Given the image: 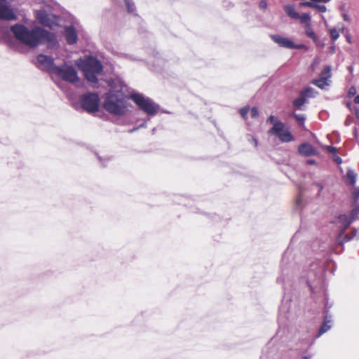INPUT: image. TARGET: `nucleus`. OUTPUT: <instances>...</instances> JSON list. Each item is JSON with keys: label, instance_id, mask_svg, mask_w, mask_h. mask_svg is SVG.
I'll return each mask as SVG.
<instances>
[{"label": "nucleus", "instance_id": "obj_56", "mask_svg": "<svg viewBox=\"0 0 359 359\" xmlns=\"http://www.w3.org/2000/svg\"><path fill=\"white\" fill-rule=\"evenodd\" d=\"M277 281H278V283H280V282H282V281H283V280H282V278H281L280 277H279V278H277Z\"/></svg>", "mask_w": 359, "mask_h": 359}, {"label": "nucleus", "instance_id": "obj_55", "mask_svg": "<svg viewBox=\"0 0 359 359\" xmlns=\"http://www.w3.org/2000/svg\"><path fill=\"white\" fill-rule=\"evenodd\" d=\"M346 106H347L349 109H351V102H347Z\"/></svg>", "mask_w": 359, "mask_h": 359}, {"label": "nucleus", "instance_id": "obj_7", "mask_svg": "<svg viewBox=\"0 0 359 359\" xmlns=\"http://www.w3.org/2000/svg\"><path fill=\"white\" fill-rule=\"evenodd\" d=\"M269 134L276 135L283 142H289L294 140L289 130L281 121H276L274 126L269 130Z\"/></svg>", "mask_w": 359, "mask_h": 359}, {"label": "nucleus", "instance_id": "obj_46", "mask_svg": "<svg viewBox=\"0 0 359 359\" xmlns=\"http://www.w3.org/2000/svg\"><path fill=\"white\" fill-rule=\"evenodd\" d=\"M138 127H140V128H147V121H144L141 125H140Z\"/></svg>", "mask_w": 359, "mask_h": 359}, {"label": "nucleus", "instance_id": "obj_3", "mask_svg": "<svg viewBox=\"0 0 359 359\" xmlns=\"http://www.w3.org/2000/svg\"><path fill=\"white\" fill-rule=\"evenodd\" d=\"M78 67L83 72L86 80L93 86L98 83L97 76L102 72L101 62L93 57H88L76 62Z\"/></svg>", "mask_w": 359, "mask_h": 359}, {"label": "nucleus", "instance_id": "obj_17", "mask_svg": "<svg viewBox=\"0 0 359 359\" xmlns=\"http://www.w3.org/2000/svg\"><path fill=\"white\" fill-rule=\"evenodd\" d=\"M305 34L309 38H311L316 43V44L319 43V39L312 29L310 23H307L305 25Z\"/></svg>", "mask_w": 359, "mask_h": 359}, {"label": "nucleus", "instance_id": "obj_53", "mask_svg": "<svg viewBox=\"0 0 359 359\" xmlns=\"http://www.w3.org/2000/svg\"><path fill=\"white\" fill-rule=\"evenodd\" d=\"M346 41L348 42V43H351V37L349 36H346Z\"/></svg>", "mask_w": 359, "mask_h": 359}, {"label": "nucleus", "instance_id": "obj_18", "mask_svg": "<svg viewBox=\"0 0 359 359\" xmlns=\"http://www.w3.org/2000/svg\"><path fill=\"white\" fill-rule=\"evenodd\" d=\"M346 180L348 184L353 186L356 182V173L349 169L346 173Z\"/></svg>", "mask_w": 359, "mask_h": 359}, {"label": "nucleus", "instance_id": "obj_43", "mask_svg": "<svg viewBox=\"0 0 359 359\" xmlns=\"http://www.w3.org/2000/svg\"><path fill=\"white\" fill-rule=\"evenodd\" d=\"M354 111L356 118L359 119V109L358 107H355Z\"/></svg>", "mask_w": 359, "mask_h": 359}, {"label": "nucleus", "instance_id": "obj_44", "mask_svg": "<svg viewBox=\"0 0 359 359\" xmlns=\"http://www.w3.org/2000/svg\"><path fill=\"white\" fill-rule=\"evenodd\" d=\"M287 252H285L283 256V259H282V264H284L286 259H287Z\"/></svg>", "mask_w": 359, "mask_h": 359}, {"label": "nucleus", "instance_id": "obj_40", "mask_svg": "<svg viewBox=\"0 0 359 359\" xmlns=\"http://www.w3.org/2000/svg\"><path fill=\"white\" fill-rule=\"evenodd\" d=\"M292 48H296V49H302V48H306V46L302 44V43H300V44H294L293 43V47Z\"/></svg>", "mask_w": 359, "mask_h": 359}, {"label": "nucleus", "instance_id": "obj_45", "mask_svg": "<svg viewBox=\"0 0 359 359\" xmlns=\"http://www.w3.org/2000/svg\"><path fill=\"white\" fill-rule=\"evenodd\" d=\"M139 129H140V127L133 128V129L129 130L128 133H133L137 131Z\"/></svg>", "mask_w": 359, "mask_h": 359}, {"label": "nucleus", "instance_id": "obj_29", "mask_svg": "<svg viewBox=\"0 0 359 359\" xmlns=\"http://www.w3.org/2000/svg\"><path fill=\"white\" fill-rule=\"evenodd\" d=\"M357 232H358L357 229H353L352 231V233L351 236L348 234L346 235L345 238H344V242H347V241H350L351 239H352L353 237L356 236Z\"/></svg>", "mask_w": 359, "mask_h": 359}, {"label": "nucleus", "instance_id": "obj_38", "mask_svg": "<svg viewBox=\"0 0 359 359\" xmlns=\"http://www.w3.org/2000/svg\"><path fill=\"white\" fill-rule=\"evenodd\" d=\"M259 8L264 10L267 8V2L266 0H262L259 2Z\"/></svg>", "mask_w": 359, "mask_h": 359}, {"label": "nucleus", "instance_id": "obj_32", "mask_svg": "<svg viewBox=\"0 0 359 359\" xmlns=\"http://www.w3.org/2000/svg\"><path fill=\"white\" fill-rule=\"evenodd\" d=\"M357 93L356 88L354 86H351L349 88L348 91V95L349 97L354 96Z\"/></svg>", "mask_w": 359, "mask_h": 359}, {"label": "nucleus", "instance_id": "obj_50", "mask_svg": "<svg viewBox=\"0 0 359 359\" xmlns=\"http://www.w3.org/2000/svg\"><path fill=\"white\" fill-rule=\"evenodd\" d=\"M302 201L301 198H298L296 201L297 206H299L301 203Z\"/></svg>", "mask_w": 359, "mask_h": 359}, {"label": "nucleus", "instance_id": "obj_54", "mask_svg": "<svg viewBox=\"0 0 359 359\" xmlns=\"http://www.w3.org/2000/svg\"><path fill=\"white\" fill-rule=\"evenodd\" d=\"M317 46H324L325 43H321L320 41H319V43L318 44H316Z\"/></svg>", "mask_w": 359, "mask_h": 359}, {"label": "nucleus", "instance_id": "obj_41", "mask_svg": "<svg viewBox=\"0 0 359 359\" xmlns=\"http://www.w3.org/2000/svg\"><path fill=\"white\" fill-rule=\"evenodd\" d=\"M334 161L337 162L338 164H341L342 163V159L341 158V157L338 156H334Z\"/></svg>", "mask_w": 359, "mask_h": 359}, {"label": "nucleus", "instance_id": "obj_25", "mask_svg": "<svg viewBox=\"0 0 359 359\" xmlns=\"http://www.w3.org/2000/svg\"><path fill=\"white\" fill-rule=\"evenodd\" d=\"M330 36H331L332 39L333 40V41H337L339 37V32L336 28L330 29Z\"/></svg>", "mask_w": 359, "mask_h": 359}, {"label": "nucleus", "instance_id": "obj_49", "mask_svg": "<svg viewBox=\"0 0 359 359\" xmlns=\"http://www.w3.org/2000/svg\"><path fill=\"white\" fill-rule=\"evenodd\" d=\"M311 355H304V356H302L301 359H311Z\"/></svg>", "mask_w": 359, "mask_h": 359}, {"label": "nucleus", "instance_id": "obj_2", "mask_svg": "<svg viewBox=\"0 0 359 359\" xmlns=\"http://www.w3.org/2000/svg\"><path fill=\"white\" fill-rule=\"evenodd\" d=\"M104 109L111 114L123 116L128 111V101L126 95L116 90L109 93L103 104Z\"/></svg>", "mask_w": 359, "mask_h": 359}, {"label": "nucleus", "instance_id": "obj_57", "mask_svg": "<svg viewBox=\"0 0 359 359\" xmlns=\"http://www.w3.org/2000/svg\"><path fill=\"white\" fill-rule=\"evenodd\" d=\"M155 130H156L155 128H154V129L152 130V133H154Z\"/></svg>", "mask_w": 359, "mask_h": 359}, {"label": "nucleus", "instance_id": "obj_47", "mask_svg": "<svg viewBox=\"0 0 359 359\" xmlns=\"http://www.w3.org/2000/svg\"><path fill=\"white\" fill-rule=\"evenodd\" d=\"M354 102L355 104H359V95H356L354 98Z\"/></svg>", "mask_w": 359, "mask_h": 359}, {"label": "nucleus", "instance_id": "obj_9", "mask_svg": "<svg viewBox=\"0 0 359 359\" xmlns=\"http://www.w3.org/2000/svg\"><path fill=\"white\" fill-rule=\"evenodd\" d=\"M37 20L43 26L52 28L56 25L55 15L48 14L44 10H38L35 12Z\"/></svg>", "mask_w": 359, "mask_h": 359}, {"label": "nucleus", "instance_id": "obj_21", "mask_svg": "<svg viewBox=\"0 0 359 359\" xmlns=\"http://www.w3.org/2000/svg\"><path fill=\"white\" fill-rule=\"evenodd\" d=\"M317 92L312 88H306L304 91L302 92V94L307 97H313L316 96Z\"/></svg>", "mask_w": 359, "mask_h": 359}, {"label": "nucleus", "instance_id": "obj_14", "mask_svg": "<svg viewBox=\"0 0 359 359\" xmlns=\"http://www.w3.org/2000/svg\"><path fill=\"white\" fill-rule=\"evenodd\" d=\"M353 222V221L346 215H340L338 217L337 222L339 224V228L341 229V235L344 233V232L349 227Z\"/></svg>", "mask_w": 359, "mask_h": 359}, {"label": "nucleus", "instance_id": "obj_52", "mask_svg": "<svg viewBox=\"0 0 359 359\" xmlns=\"http://www.w3.org/2000/svg\"><path fill=\"white\" fill-rule=\"evenodd\" d=\"M307 163H309V164H314L315 163V161H313V160H309V161H307Z\"/></svg>", "mask_w": 359, "mask_h": 359}, {"label": "nucleus", "instance_id": "obj_13", "mask_svg": "<svg viewBox=\"0 0 359 359\" xmlns=\"http://www.w3.org/2000/svg\"><path fill=\"white\" fill-rule=\"evenodd\" d=\"M299 152L305 156H313L317 154L316 149L309 143H303L299 146Z\"/></svg>", "mask_w": 359, "mask_h": 359}, {"label": "nucleus", "instance_id": "obj_24", "mask_svg": "<svg viewBox=\"0 0 359 359\" xmlns=\"http://www.w3.org/2000/svg\"><path fill=\"white\" fill-rule=\"evenodd\" d=\"M299 18L300 19V22L302 23H304L305 25L307 23H310L311 17H310L309 14H308V13H303L302 15H299Z\"/></svg>", "mask_w": 359, "mask_h": 359}, {"label": "nucleus", "instance_id": "obj_20", "mask_svg": "<svg viewBox=\"0 0 359 359\" xmlns=\"http://www.w3.org/2000/svg\"><path fill=\"white\" fill-rule=\"evenodd\" d=\"M330 77H331V67L326 66L325 67V69L322 71L320 78L322 79H325V81L329 82Z\"/></svg>", "mask_w": 359, "mask_h": 359}, {"label": "nucleus", "instance_id": "obj_27", "mask_svg": "<svg viewBox=\"0 0 359 359\" xmlns=\"http://www.w3.org/2000/svg\"><path fill=\"white\" fill-rule=\"evenodd\" d=\"M125 4L127 6L128 11L129 13H132L135 10V5L130 0H125Z\"/></svg>", "mask_w": 359, "mask_h": 359}, {"label": "nucleus", "instance_id": "obj_37", "mask_svg": "<svg viewBox=\"0 0 359 359\" xmlns=\"http://www.w3.org/2000/svg\"><path fill=\"white\" fill-rule=\"evenodd\" d=\"M300 4L302 6L313 8L314 2L313 1V2H311V1H304V2H302Z\"/></svg>", "mask_w": 359, "mask_h": 359}, {"label": "nucleus", "instance_id": "obj_35", "mask_svg": "<svg viewBox=\"0 0 359 359\" xmlns=\"http://www.w3.org/2000/svg\"><path fill=\"white\" fill-rule=\"evenodd\" d=\"M97 157H98V159H99L100 163L102 164V165L103 167H105L107 165V162H108L109 161V158H104L100 156H98Z\"/></svg>", "mask_w": 359, "mask_h": 359}, {"label": "nucleus", "instance_id": "obj_30", "mask_svg": "<svg viewBox=\"0 0 359 359\" xmlns=\"http://www.w3.org/2000/svg\"><path fill=\"white\" fill-rule=\"evenodd\" d=\"M313 8L318 9L321 13H325L327 11V8L324 5H320L314 3Z\"/></svg>", "mask_w": 359, "mask_h": 359}, {"label": "nucleus", "instance_id": "obj_33", "mask_svg": "<svg viewBox=\"0 0 359 359\" xmlns=\"http://www.w3.org/2000/svg\"><path fill=\"white\" fill-rule=\"evenodd\" d=\"M250 115L252 118H257L259 115V111L257 107H253L250 111Z\"/></svg>", "mask_w": 359, "mask_h": 359}, {"label": "nucleus", "instance_id": "obj_51", "mask_svg": "<svg viewBox=\"0 0 359 359\" xmlns=\"http://www.w3.org/2000/svg\"><path fill=\"white\" fill-rule=\"evenodd\" d=\"M330 52H331V53H334L335 52V47L334 46H332L330 48Z\"/></svg>", "mask_w": 359, "mask_h": 359}, {"label": "nucleus", "instance_id": "obj_34", "mask_svg": "<svg viewBox=\"0 0 359 359\" xmlns=\"http://www.w3.org/2000/svg\"><path fill=\"white\" fill-rule=\"evenodd\" d=\"M247 138H248V140L249 142H252L255 147H257L258 142H257V140L256 138H255L254 137H252L250 135H248Z\"/></svg>", "mask_w": 359, "mask_h": 359}, {"label": "nucleus", "instance_id": "obj_19", "mask_svg": "<svg viewBox=\"0 0 359 359\" xmlns=\"http://www.w3.org/2000/svg\"><path fill=\"white\" fill-rule=\"evenodd\" d=\"M306 102V97H304L302 93L299 97L295 99L293 101V104L298 109H302V107Z\"/></svg>", "mask_w": 359, "mask_h": 359}, {"label": "nucleus", "instance_id": "obj_39", "mask_svg": "<svg viewBox=\"0 0 359 359\" xmlns=\"http://www.w3.org/2000/svg\"><path fill=\"white\" fill-rule=\"evenodd\" d=\"M267 121L268 122H270L271 123H273V126H274V123L276 121H278V120H276V117L273 115H271L268 119H267Z\"/></svg>", "mask_w": 359, "mask_h": 359}, {"label": "nucleus", "instance_id": "obj_28", "mask_svg": "<svg viewBox=\"0 0 359 359\" xmlns=\"http://www.w3.org/2000/svg\"><path fill=\"white\" fill-rule=\"evenodd\" d=\"M352 196L354 202L356 203L359 199V188L356 187L354 189Z\"/></svg>", "mask_w": 359, "mask_h": 359}, {"label": "nucleus", "instance_id": "obj_22", "mask_svg": "<svg viewBox=\"0 0 359 359\" xmlns=\"http://www.w3.org/2000/svg\"><path fill=\"white\" fill-rule=\"evenodd\" d=\"M313 83L321 89H324L325 86L329 85V82L325 79L319 78L313 81Z\"/></svg>", "mask_w": 359, "mask_h": 359}, {"label": "nucleus", "instance_id": "obj_36", "mask_svg": "<svg viewBox=\"0 0 359 359\" xmlns=\"http://www.w3.org/2000/svg\"><path fill=\"white\" fill-rule=\"evenodd\" d=\"M325 149L328 152L333 154H335L337 150L336 147L332 146H326Z\"/></svg>", "mask_w": 359, "mask_h": 359}, {"label": "nucleus", "instance_id": "obj_10", "mask_svg": "<svg viewBox=\"0 0 359 359\" xmlns=\"http://www.w3.org/2000/svg\"><path fill=\"white\" fill-rule=\"evenodd\" d=\"M16 18L17 16L11 7L0 3V20L11 21Z\"/></svg>", "mask_w": 359, "mask_h": 359}, {"label": "nucleus", "instance_id": "obj_8", "mask_svg": "<svg viewBox=\"0 0 359 359\" xmlns=\"http://www.w3.org/2000/svg\"><path fill=\"white\" fill-rule=\"evenodd\" d=\"M35 65L40 70L51 74H53L57 66L55 63V59L52 56L41 53L36 56Z\"/></svg>", "mask_w": 359, "mask_h": 359}, {"label": "nucleus", "instance_id": "obj_42", "mask_svg": "<svg viewBox=\"0 0 359 359\" xmlns=\"http://www.w3.org/2000/svg\"><path fill=\"white\" fill-rule=\"evenodd\" d=\"M343 19H344V20L347 21V22L350 21V18L346 13L343 14Z\"/></svg>", "mask_w": 359, "mask_h": 359}, {"label": "nucleus", "instance_id": "obj_12", "mask_svg": "<svg viewBox=\"0 0 359 359\" xmlns=\"http://www.w3.org/2000/svg\"><path fill=\"white\" fill-rule=\"evenodd\" d=\"M271 39L275 43L281 47L287 48H292L293 47V41L287 38L280 35H272Z\"/></svg>", "mask_w": 359, "mask_h": 359}, {"label": "nucleus", "instance_id": "obj_58", "mask_svg": "<svg viewBox=\"0 0 359 359\" xmlns=\"http://www.w3.org/2000/svg\"><path fill=\"white\" fill-rule=\"evenodd\" d=\"M318 62L317 60H315L314 64H316Z\"/></svg>", "mask_w": 359, "mask_h": 359}, {"label": "nucleus", "instance_id": "obj_26", "mask_svg": "<svg viewBox=\"0 0 359 359\" xmlns=\"http://www.w3.org/2000/svg\"><path fill=\"white\" fill-rule=\"evenodd\" d=\"M293 116H294L295 119L297 120L299 125H303L304 123L305 116L304 114H299L294 113Z\"/></svg>", "mask_w": 359, "mask_h": 359}, {"label": "nucleus", "instance_id": "obj_6", "mask_svg": "<svg viewBox=\"0 0 359 359\" xmlns=\"http://www.w3.org/2000/svg\"><path fill=\"white\" fill-rule=\"evenodd\" d=\"M79 103L84 111L93 114L99 110L100 97L97 93H88L81 96Z\"/></svg>", "mask_w": 359, "mask_h": 359}, {"label": "nucleus", "instance_id": "obj_16", "mask_svg": "<svg viewBox=\"0 0 359 359\" xmlns=\"http://www.w3.org/2000/svg\"><path fill=\"white\" fill-rule=\"evenodd\" d=\"M284 11L287 15L292 19H299V14L295 11L294 7L291 4H287L284 6Z\"/></svg>", "mask_w": 359, "mask_h": 359}, {"label": "nucleus", "instance_id": "obj_1", "mask_svg": "<svg viewBox=\"0 0 359 359\" xmlns=\"http://www.w3.org/2000/svg\"><path fill=\"white\" fill-rule=\"evenodd\" d=\"M11 31L18 41L31 48L43 43H46L48 48H54L58 44L53 33L39 27L29 29L22 24H15L11 27Z\"/></svg>", "mask_w": 359, "mask_h": 359}, {"label": "nucleus", "instance_id": "obj_23", "mask_svg": "<svg viewBox=\"0 0 359 359\" xmlns=\"http://www.w3.org/2000/svg\"><path fill=\"white\" fill-rule=\"evenodd\" d=\"M359 215V204L356 205L351 211L350 216L348 217L353 221L355 220Z\"/></svg>", "mask_w": 359, "mask_h": 359}, {"label": "nucleus", "instance_id": "obj_15", "mask_svg": "<svg viewBox=\"0 0 359 359\" xmlns=\"http://www.w3.org/2000/svg\"><path fill=\"white\" fill-rule=\"evenodd\" d=\"M332 319L330 316H325L323 323L320 326L318 332L316 335V337H320L324 333L327 332L332 327Z\"/></svg>", "mask_w": 359, "mask_h": 359}, {"label": "nucleus", "instance_id": "obj_31", "mask_svg": "<svg viewBox=\"0 0 359 359\" xmlns=\"http://www.w3.org/2000/svg\"><path fill=\"white\" fill-rule=\"evenodd\" d=\"M248 111L249 109L248 107H243L240 109V114L244 119H246Z\"/></svg>", "mask_w": 359, "mask_h": 359}, {"label": "nucleus", "instance_id": "obj_11", "mask_svg": "<svg viewBox=\"0 0 359 359\" xmlns=\"http://www.w3.org/2000/svg\"><path fill=\"white\" fill-rule=\"evenodd\" d=\"M65 36L68 44L72 45L76 43L78 38L74 26H67L65 28Z\"/></svg>", "mask_w": 359, "mask_h": 359}, {"label": "nucleus", "instance_id": "obj_4", "mask_svg": "<svg viewBox=\"0 0 359 359\" xmlns=\"http://www.w3.org/2000/svg\"><path fill=\"white\" fill-rule=\"evenodd\" d=\"M130 98L148 116H154L157 114L159 106L151 98L138 93L131 94Z\"/></svg>", "mask_w": 359, "mask_h": 359}, {"label": "nucleus", "instance_id": "obj_48", "mask_svg": "<svg viewBox=\"0 0 359 359\" xmlns=\"http://www.w3.org/2000/svg\"><path fill=\"white\" fill-rule=\"evenodd\" d=\"M348 69L350 73H353V66H349L348 67Z\"/></svg>", "mask_w": 359, "mask_h": 359}, {"label": "nucleus", "instance_id": "obj_5", "mask_svg": "<svg viewBox=\"0 0 359 359\" xmlns=\"http://www.w3.org/2000/svg\"><path fill=\"white\" fill-rule=\"evenodd\" d=\"M53 74L62 80L74 83L79 81V76L76 69L71 65L64 62L61 65L56 66Z\"/></svg>", "mask_w": 359, "mask_h": 359}]
</instances>
